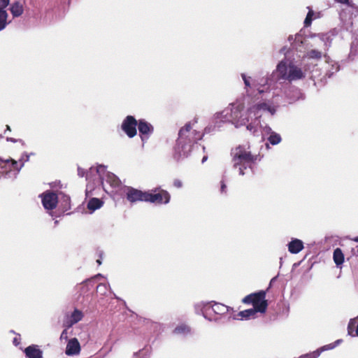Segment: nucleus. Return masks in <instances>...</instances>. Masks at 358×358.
Instances as JSON below:
<instances>
[{"label":"nucleus","mask_w":358,"mask_h":358,"mask_svg":"<svg viewBox=\"0 0 358 358\" xmlns=\"http://www.w3.org/2000/svg\"><path fill=\"white\" fill-rule=\"evenodd\" d=\"M10 10L13 17H19L23 13V5L19 1H15L11 4Z\"/></svg>","instance_id":"bb28decb"},{"label":"nucleus","mask_w":358,"mask_h":358,"mask_svg":"<svg viewBox=\"0 0 358 358\" xmlns=\"http://www.w3.org/2000/svg\"><path fill=\"white\" fill-rule=\"evenodd\" d=\"M191 333V328L185 323L179 324L173 330V334L180 336H186Z\"/></svg>","instance_id":"b1692460"},{"label":"nucleus","mask_w":358,"mask_h":358,"mask_svg":"<svg viewBox=\"0 0 358 358\" xmlns=\"http://www.w3.org/2000/svg\"><path fill=\"white\" fill-rule=\"evenodd\" d=\"M230 157L233 169L237 170L241 176L252 174L255 164L261 160L259 154L252 152L249 143L232 148Z\"/></svg>","instance_id":"f03ea898"},{"label":"nucleus","mask_w":358,"mask_h":358,"mask_svg":"<svg viewBox=\"0 0 358 358\" xmlns=\"http://www.w3.org/2000/svg\"><path fill=\"white\" fill-rule=\"evenodd\" d=\"M335 347H336V343H330V344L324 345V346L321 347L320 348H318L317 350H316L315 351V356H314V357L315 358H317L322 352L326 351V350H332Z\"/></svg>","instance_id":"72a5a7b5"},{"label":"nucleus","mask_w":358,"mask_h":358,"mask_svg":"<svg viewBox=\"0 0 358 358\" xmlns=\"http://www.w3.org/2000/svg\"><path fill=\"white\" fill-rule=\"evenodd\" d=\"M358 53V37L354 38L351 44L350 55H355Z\"/></svg>","instance_id":"4c0bfd02"},{"label":"nucleus","mask_w":358,"mask_h":358,"mask_svg":"<svg viewBox=\"0 0 358 358\" xmlns=\"http://www.w3.org/2000/svg\"><path fill=\"white\" fill-rule=\"evenodd\" d=\"M115 296V298L117 299H120L115 294H114Z\"/></svg>","instance_id":"864d4df0"},{"label":"nucleus","mask_w":358,"mask_h":358,"mask_svg":"<svg viewBox=\"0 0 358 358\" xmlns=\"http://www.w3.org/2000/svg\"><path fill=\"white\" fill-rule=\"evenodd\" d=\"M13 343L15 344V345H17L20 343V342L17 341V338H14Z\"/></svg>","instance_id":"de8ad7c7"},{"label":"nucleus","mask_w":358,"mask_h":358,"mask_svg":"<svg viewBox=\"0 0 358 358\" xmlns=\"http://www.w3.org/2000/svg\"><path fill=\"white\" fill-rule=\"evenodd\" d=\"M83 316L84 315L81 310L75 308L70 315H66V319L64 321V326L66 328H70L78 322L81 321Z\"/></svg>","instance_id":"f3484780"},{"label":"nucleus","mask_w":358,"mask_h":358,"mask_svg":"<svg viewBox=\"0 0 358 358\" xmlns=\"http://www.w3.org/2000/svg\"><path fill=\"white\" fill-rule=\"evenodd\" d=\"M259 136L262 135V138H265L266 136H268L267 141L272 145L279 144L282 141L280 135L272 130V129L266 123H262L259 121L258 124Z\"/></svg>","instance_id":"9d476101"},{"label":"nucleus","mask_w":358,"mask_h":358,"mask_svg":"<svg viewBox=\"0 0 358 358\" xmlns=\"http://www.w3.org/2000/svg\"><path fill=\"white\" fill-rule=\"evenodd\" d=\"M358 317H355V318H352V319H350V321H349V323H348V334L351 336H352V331H353V329L354 327H355L356 325V320Z\"/></svg>","instance_id":"58836bf2"},{"label":"nucleus","mask_w":358,"mask_h":358,"mask_svg":"<svg viewBox=\"0 0 358 358\" xmlns=\"http://www.w3.org/2000/svg\"><path fill=\"white\" fill-rule=\"evenodd\" d=\"M68 339V332L66 329L63 330L60 336V340L67 341Z\"/></svg>","instance_id":"a19ab883"},{"label":"nucleus","mask_w":358,"mask_h":358,"mask_svg":"<svg viewBox=\"0 0 358 358\" xmlns=\"http://www.w3.org/2000/svg\"><path fill=\"white\" fill-rule=\"evenodd\" d=\"M259 313V310L255 307L239 312L233 315V320H250L257 317V313Z\"/></svg>","instance_id":"6ab92c4d"},{"label":"nucleus","mask_w":358,"mask_h":358,"mask_svg":"<svg viewBox=\"0 0 358 358\" xmlns=\"http://www.w3.org/2000/svg\"><path fill=\"white\" fill-rule=\"evenodd\" d=\"M151 351L148 348H143V349L136 352L133 354V358H150Z\"/></svg>","instance_id":"7c9ffc66"},{"label":"nucleus","mask_w":358,"mask_h":358,"mask_svg":"<svg viewBox=\"0 0 358 358\" xmlns=\"http://www.w3.org/2000/svg\"><path fill=\"white\" fill-rule=\"evenodd\" d=\"M203 136V134L193 129L191 123L186 124L179 131L178 138L174 148V158L179 160L187 157L194 143L201 140Z\"/></svg>","instance_id":"20e7f679"},{"label":"nucleus","mask_w":358,"mask_h":358,"mask_svg":"<svg viewBox=\"0 0 358 358\" xmlns=\"http://www.w3.org/2000/svg\"><path fill=\"white\" fill-rule=\"evenodd\" d=\"M171 196L167 191L161 190L157 193L146 192L145 201L155 204H166L169 203Z\"/></svg>","instance_id":"9b49d317"},{"label":"nucleus","mask_w":358,"mask_h":358,"mask_svg":"<svg viewBox=\"0 0 358 358\" xmlns=\"http://www.w3.org/2000/svg\"><path fill=\"white\" fill-rule=\"evenodd\" d=\"M104 278L101 274H97L96 275H94L93 278H90V279H87V280H84L80 285V289H83V292H87L88 291V285L90 284H91L94 280L95 279H97V278Z\"/></svg>","instance_id":"2f4dec72"},{"label":"nucleus","mask_w":358,"mask_h":358,"mask_svg":"<svg viewBox=\"0 0 358 358\" xmlns=\"http://www.w3.org/2000/svg\"><path fill=\"white\" fill-rule=\"evenodd\" d=\"M358 336V324H357L356 329H355V334H352V336Z\"/></svg>","instance_id":"49530a36"},{"label":"nucleus","mask_w":358,"mask_h":358,"mask_svg":"<svg viewBox=\"0 0 358 358\" xmlns=\"http://www.w3.org/2000/svg\"><path fill=\"white\" fill-rule=\"evenodd\" d=\"M102 256H103V252H99L100 259L96 260V263L98 264V265H101L102 264V262H101Z\"/></svg>","instance_id":"c03bdc74"},{"label":"nucleus","mask_w":358,"mask_h":358,"mask_svg":"<svg viewBox=\"0 0 358 358\" xmlns=\"http://www.w3.org/2000/svg\"><path fill=\"white\" fill-rule=\"evenodd\" d=\"M103 204V202L100 199L92 198L87 203V208L92 212L99 209Z\"/></svg>","instance_id":"cd10ccee"},{"label":"nucleus","mask_w":358,"mask_h":358,"mask_svg":"<svg viewBox=\"0 0 358 358\" xmlns=\"http://www.w3.org/2000/svg\"><path fill=\"white\" fill-rule=\"evenodd\" d=\"M24 353L27 358H42V351L36 345L26 348Z\"/></svg>","instance_id":"393cba45"},{"label":"nucleus","mask_w":358,"mask_h":358,"mask_svg":"<svg viewBox=\"0 0 358 358\" xmlns=\"http://www.w3.org/2000/svg\"><path fill=\"white\" fill-rule=\"evenodd\" d=\"M285 95L287 103H292L300 99H303V94L301 90L290 85L288 89L285 92Z\"/></svg>","instance_id":"a211bd4d"},{"label":"nucleus","mask_w":358,"mask_h":358,"mask_svg":"<svg viewBox=\"0 0 358 358\" xmlns=\"http://www.w3.org/2000/svg\"><path fill=\"white\" fill-rule=\"evenodd\" d=\"M357 317H358V315H357Z\"/></svg>","instance_id":"5fc2aeb1"},{"label":"nucleus","mask_w":358,"mask_h":358,"mask_svg":"<svg viewBox=\"0 0 358 358\" xmlns=\"http://www.w3.org/2000/svg\"><path fill=\"white\" fill-rule=\"evenodd\" d=\"M314 15V12L311 9H310L304 20L305 27H308L311 24Z\"/></svg>","instance_id":"e433bc0d"},{"label":"nucleus","mask_w":358,"mask_h":358,"mask_svg":"<svg viewBox=\"0 0 358 358\" xmlns=\"http://www.w3.org/2000/svg\"><path fill=\"white\" fill-rule=\"evenodd\" d=\"M80 352V345L78 339L76 338L69 340L65 353L69 356L76 355Z\"/></svg>","instance_id":"412c9836"},{"label":"nucleus","mask_w":358,"mask_h":358,"mask_svg":"<svg viewBox=\"0 0 358 358\" xmlns=\"http://www.w3.org/2000/svg\"><path fill=\"white\" fill-rule=\"evenodd\" d=\"M226 189H227V186L226 185L224 184V182L223 181L221 182V187H220V192L222 193H225L226 192Z\"/></svg>","instance_id":"37998d69"},{"label":"nucleus","mask_w":358,"mask_h":358,"mask_svg":"<svg viewBox=\"0 0 358 358\" xmlns=\"http://www.w3.org/2000/svg\"><path fill=\"white\" fill-rule=\"evenodd\" d=\"M241 78L245 85L244 89L247 96H252L250 90L254 88L257 90V93L253 95L257 101H262L265 99H272V95L274 93L278 96L277 101L279 102V94H275L274 92L271 94L270 87L272 81L271 76L266 78H262L256 80L250 76H248L245 73H241Z\"/></svg>","instance_id":"39448f33"},{"label":"nucleus","mask_w":358,"mask_h":358,"mask_svg":"<svg viewBox=\"0 0 358 358\" xmlns=\"http://www.w3.org/2000/svg\"><path fill=\"white\" fill-rule=\"evenodd\" d=\"M110 287L108 284L100 283L96 287V291L101 295H105L108 289Z\"/></svg>","instance_id":"c9c22d12"},{"label":"nucleus","mask_w":358,"mask_h":358,"mask_svg":"<svg viewBox=\"0 0 358 358\" xmlns=\"http://www.w3.org/2000/svg\"><path fill=\"white\" fill-rule=\"evenodd\" d=\"M309 71V67L305 64L304 60L299 66L294 62L285 59L278 64L275 72H273L271 77L273 78L275 74H278L279 80L292 82L306 78Z\"/></svg>","instance_id":"423d86ee"},{"label":"nucleus","mask_w":358,"mask_h":358,"mask_svg":"<svg viewBox=\"0 0 358 358\" xmlns=\"http://www.w3.org/2000/svg\"><path fill=\"white\" fill-rule=\"evenodd\" d=\"M8 171L9 167H6V161L0 162V178L13 179L7 176L6 173Z\"/></svg>","instance_id":"f704fd0d"},{"label":"nucleus","mask_w":358,"mask_h":358,"mask_svg":"<svg viewBox=\"0 0 358 358\" xmlns=\"http://www.w3.org/2000/svg\"><path fill=\"white\" fill-rule=\"evenodd\" d=\"M182 182L179 179H175L173 180V185L176 188H181L182 187Z\"/></svg>","instance_id":"ea45409f"},{"label":"nucleus","mask_w":358,"mask_h":358,"mask_svg":"<svg viewBox=\"0 0 358 358\" xmlns=\"http://www.w3.org/2000/svg\"><path fill=\"white\" fill-rule=\"evenodd\" d=\"M213 304H210V308L216 315H220L225 318L227 320H230L233 319L234 310L233 308L225 306L224 304L213 302Z\"/></svg>","instance_id":"4468645a"},{"label":"nucleus","mask_w":358,"mask_h":358,"mask_svg":"<svg viewBox=\"0 0 358 358\" xmlns=\"http://www.w3.org/2000/svg\"><path fill=\"white\" fill-rule=\"evenodd\" d=\"M78 174L80 177H83L85 175V172L83 169L78 167Z\"/></svg>","instance_id":"79ce46f5"},{"label":"nucleus","mask_w":358,"mask_h":358,"mask_svg":"<svg viewBox=\"0 0 358 358\" xmlns=\"http://www.w3.org/2000/svg\"><path fill=\"white\" fill-rule=\"evenodd\" d=\"M326 62L329 66H331V68L327 69L326 76L328 78H331L335 73L339 71V66L336 62L330 60L329 57L327 58Z\"/></svg>","instance_id":"c85d7f7f"},{"label":"nucleus","mask_w":358,"mask_h":358,"mask_svg":"<svg viewBox=\"0 0 358 358\" xmlns=\"http://www.w3.org/2000/svg\"><path fill=\"white\" fill-rule=\"evenodd\" d=\"M10 0H0V31L4 29L8 24V13L5 8L9 5Z\"/></svg>","instance_id":"aec40b11"},{"label":"nucleus","mask_w":358,"mask_h":358,"mask_svg":"<svg viewBox=\"0 0 358 358\" xmlns=\"http://www.w3.org/2000/svg\"><path fill=\"white\" fill-rule=\"evenodd\" d=\"M335 1L338 2V3H344V4H348L349 3V0H335Z\"/></svg>","instance_id":"a18cd8bd"},{"label":"nucleus","mask_w":358,"mask_h":358,"mask_svg":"<svg viewBox=\"0 0 358 358\" xmlns=\"http://www.w3.org/2000/svg\"><path fill=\"white\" fill-rule=\"evenodd\" d=\"M334 261L337 266H340L344 262V255L340 248H336L334 251Z\"/></svg>","instance_id":"c756f323"},{"label":"nucleus","mask_w":358,"mask_h":358,"mask_svg":"<svg viewBox=\"0 0 358 358\" xmlns=\"http://www.w3.org/2000/svg\"><path fill=\"white\" fill-rule=\"evenodd\" d=\"M207 159H208V157L207 156H204L202 158L201 163L203 164Z\"/></svg>","instance_id":"09e8293b"},{"label":"nucleus","mask_w":358,"mask_h":358,"mask_svg":"<svg viewBox=\"0 0 358 358\" xmlns=\"http://www.w3.org/2000/svg\"><path fill=\"white\" fill-rule=\"evenodd\" d=\"M341 342V340H337L334 343H336V346Z\"/></svg>","instance_id":"8fccbe9b"},{"label":"nucleus","mask_w":358,"mask_h":358,"mask_svg":"<svg viewBox=\"0 0 358 358\" xmlns=\"http://www.w3.org/2000/svg\"><path fill=\"white\" fill-rule=\"evenodd\" d=\"M125 193L127 199L131 203L145 201L146 192H143L131 187H127Z\"/></svg>","instance_id":"2eb2a0df"},{"label":"nucleus","mask_w":358,"mask_h":358,"mask_svg":"<svg viewBox=\"0 0 358 358\" xmlns=\"http://www.w3.org/2000/svg\"><path fill=\"white\" fill-rule=\"evenodd\" d=\"M288 251L292 254H298L303 249V243L298 238H292L287 244Z\"/></svg>","instance_id":"5701e85b"},{"label":"nucleus","mask_w":358,"mask_h":358,"mask_svg":"<svg viewBox=\"0 0 358 358\" xmlns=\"http://www.w3.org/2000/svg\"><path fill=\"white\" fill-rule=\"evenodd\" d=\"M332 36L333 35L330 33L320 34L313 36L312 38L313 43L311 45L317 48V49H311L310 50L307 51L304 57L319 60L324 55L327 59V57L325 53L324 54V52H326L331 46L333 40Z\"/></svg>","instance_id":"0eeeda50"},{"label":"nucleus","mask_w":358,"mask_h":358,"mask_svg":"<svg viewBox=\"0 0 358 358\" xmlns=\"http://www.w3.org/2000/svg\"><path fill=\"white\" fill-rule=\"evenodd\" d=\"M265 298L266 292L262 290L247 295L243 299L242 302L246 304L251 303L253 307L259 310L260 313H264L268 306V303Z\"/></svg>","instance_id":"6e6552de"},{"label":"nucleus","mask_w":358,"mask_h":358,"mask_svg":"<svg viewBox=\"0 0 358 358\" xmlns=\"http://www.w3.org/2000/svg\"><path fill=\"white\" fill-rule=\"evenodd\" d=\"M137 124L138 122L135 117L131 115H128L123 120L121 127L129 138H133L137 134Z\"/></svg>","instance_id":"ddd939ff"},{"label":"nucleus","mask_w":358,"mask_h":358,"mask_svg":"<svg viewBox=\"0 0 358 358\" xmlns=\"http://www.w3.org/2000/svg\"><path fill=\"white\" fill-rule=\"evenodd\" d=\"M42 204L46 210H53L59 203V196L51 190H47L40 195Z\"/></svg>","instance_id":"f8f14e48"},{"label":"nucleus","mask_w":358,"mask_h":358,"mask_svg":"<svg viewBox=\"0 0 358 358\" xmlns=\"http://www.w3.org/2000/svg\"><path fill=\"white\" fill-rule=\"evenodd\" d=\"M303 36L301 34H296L294 36L292 35L289 36L288 41L293 45L294 48H297L298 43H303Z\"/></svg>","instance_id":"473e14b6"},{"label":"nucleus","mask_w":358,"mask_h":358,"mask_svg":"<svg viewBox=\"0 0 358 358\" xmlns=\"http://www.w3.org/2000/svg\"><path fill=\"white\" fill-rule=\"evenodd\" d=\"M137 125L139 133L141 134V141H143V144H144L149 136L152 134L154 130L153 127L144 119L139 120Z\"/></svg>","instance_id":"dca6fc26"},{"label":"nucleus","mask_w":358,"mask_h":358,"mask_svg":"<svg viewBox=\"0 0 358 358\" xmlns=\"http://www.w3.org/2000/svg\"><path fill=\"white\" fill-rule=\"evenodd\" d=\"M86 180L88 181L86 189L87 194L96 185H101L107 193L114 192L121 185L120 180L113 173L108 172L106 166L101 164L96 167H91L86 173Z\"/></svg>","instance_id":"7ed1b4c3"},{"label":"nucleus","mask_w":358,"mask_h":358,"mask_svg":"<svg viewBox=\"0 0 358 358\" xmlns=\"http://www.w3.org/2000/svg\"><path fill=\"white\" fill-rule=\"evenodd\" d=\"M213 303V301L205 302L200 301L194 305V310L196 314H202L203 316L211 321L212 320L207 317V313L210 309V304Z\"/></svg>","instance_id":"4be33fe9"},{"label":"nucleus","mask_w":358,"mask_h":358,"mask_svg":"<svg viewBox=\"0 0 358 358\" xmlns=\"http://www.w3.org/2000/svg\"><path fill=\"white\" fill-rule=\"evenodd\" d=\"M6 129H7V130H9V131L10 130V127L8 125L6 126Z\"/></svg>","instance_id":"603ef678"},{"label":"nucleus","mask_w":358,"mask_h":358,"mask_svg":"<svg viewBox=\"0 0 358 358\" xmlns=\"http://www.w3.org/2000/svg\"><path fill=\"white\" fill-rule=\"evenodd\" d=\"M278 97V96L273 93L272 99H265L262 101H256L246 111H244V105L242 102L232 103L213 115L211 124L205 128L204 133L214 132L220 129L222 124L229 122L236 128L246 126L247 130L252 135L259 136L258 124L263 115L267 113L271 117L274 116L280 106V103L277 101Z\"/></svg>","instance_id":"f257e3e1"},{"label":"nucleus","mask_w":358,"mask_h":358,"mask_svg":"<svg viewBox=\"0 0 358 358\" xmlns=\"http://www.w3.org/2000/svg\"><path fill=\"white\" fill-rule=\"evenodd\" d=\"M59 203H60L62 210L65 212L71 208V199L69 196L60 192L59 194Z\"/></svg>","instance_id":"a878e982"},{"label":"nucleus","mask_w":358,"mask_h":358,"mask_svg":"<svg viewBox=\"0 0 358 358\" xmlns=\"http://www.w3.org/2000/svg\"><path fill=\"white\" fill-rule=\"evenodd\" d=\"M33 155L34 153L32 152L30 154L24 152L22 155L19 162L13 159L6 160V167H9V171L6 173L7 176L12 178H16L20 171L24 166V163L28 162L30 156Z\"/></svg>","instance_id":"1a4fd4ad"},{"label":"nucleus","mask_w":358,"mask_h":358,"mask_svg":"<svg viewBox=\"0 0 358 358\" xmlns=\"http://www.w3.org/2000/svg\"><path fill=\"white\" fill-rule=\"evenodd\" d=\"M354 241H355V242H358V236H357V237H355V238H354Z\"/></svg>","instance_id":"3c124183"}]
</instances>
